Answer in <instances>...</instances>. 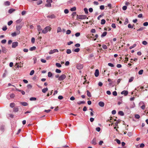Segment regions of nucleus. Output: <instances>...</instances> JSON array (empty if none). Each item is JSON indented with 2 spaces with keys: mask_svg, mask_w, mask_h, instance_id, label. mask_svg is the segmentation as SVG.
<instances>
[{
  "mask_svg": "<svg viewBox=\"0 0 148 148\" xmlns=\"http://www.w3.org/2000/svg\"><path fill=\"white\" fill-rule=\"evenodd\" d=\"M128 23V20L127 18L125 19V22H124V24L126 25Z\"/></svg>",
  "mask_w": 148,
  "mask_h": 148,
  "instance_id": "ea45409f",
  "label": "nucleus"
},
{
  "mask_svg": "<svg viewBox=\"0 0 148 148\" xmlns=\"http://www.w3.org/2000/svg\"><path fill=\"white\" fill-rule=\"evenodd\" d=\"M4 4L5 5L8 6L10 4V3L9 1H7L5 2Z\"/></svg>",
  "mask_w": 148,
  "mask_h": 148,
  "instance_id": "393cba45",
  "label": "nucleus"
},
{
  "mask_svg": "<svg viewBox=\"0 0 148 148\" xmlns=\"http://www.w3.org/2000/svg\"><path fill=\"white\" fill-rule=\"evenodd\" d=\"M35 38L34 37H32V38L31 41L32 42V43H34L35 42Z\"/></svg>",
  "mask_w": 148,
  "mask_h": 148,
  "instance_id": "6e6d98bb",
  "label": "nucleus"
},
{
  "mask_svg": "<svg viewBox=\"0 0 148 148\" xmlns=\"http://www.w3.org/2000/svg\"><path fill=\"white\" fill-rule=\"evenodd\" d=\"M58 98L59 99L61 100L62 99L63 97L62 96L60 95L58 97Z\"/></svg>",
  "mask_w": 148,
  "mask_h": 148,
  "instance_id": "338daca9",
  "label": "nucleus"
},
{
  "mask_svg": "<svg viewBox=\"0 0 148 148\" xmlns=\"http://www.w3.org/2000/svg\"><path fill=\"white\" fill-rule=\"evenodd\" d=\"M21 62L20 63H16L15 64V66H16L17 68L22 67V66L21 65Z\"/></svg>",
  "mask_w": 148,
  "mask_h": 148,
  "instance_id": "f3484780",
  "label": "nucleus"
},
{
  "mask_svg": "<svg viewBox=\"0 0 148 148\" xmlns=\"http://www.w3.org/2000/svg\"><path fill=\"white\" fill-rule=\"evenodd\" d=\"M18 110V108L14 107L13 109V111L15 112H17Z\"/></svg>",
  "mask_w": 148,
  "mask_h": 148,
  "instance_id": "4be33fe9",
  "label": "nucleus"
},
{
  "mask_svg": "<svg viewBox=\"0 0 148 148\" xmlns=\"http://www.w3.org/2000/svg\"><path fill=\"white\" fill-rule=\"evenodd\" d=\"M119 114L121 116H123L124 115V113L122 111H119L118 112Z\"/></svg>",
  "mask_w": 148,
  "mask_h": 148,
  "instance_id": "aec40b11",
  "label": "nucleus"
},
{
  "mask_svg": "<svg viewBox=\"0 0 148 148\" xmlns=\"http://www.w3.org/2000/svg\"><path fill=\"white\" fill-rule=\"evenodd\" d=\"M80 46V44L79 43H77L75 45V46L76 47H79Z\"/></svg>",
  "mask_w": 148,
  "mask_h": 148,
  "instance_id": "0e129e2a",
  "label": "nucleus"
},
{
  "mask_svg": "<svg viewBox=\"0 0 148 148\" xmlns=\"http://www.w3.org/2000/svg\"><path fill=\"white\" fill-rule=\"evenodd\" d=\"M102 47L103 48L105 49H106L107 48V46L106 45H103L102 46Z\"/></svg>",
  "mask_w": 148,
  "mask_h": 148,
  "instance_id": "de8ad7c7",
  "label": "nucleus"
},
{
  "mask_svg": "<svg viewBox=\"0 0 148 148\" xmlns=\"http://www.w3.org/2000/svg\"><path fill=\"white\" fill-rule=\"evenodd\" d=\"M64 12L65 14H68L69 12V11L68 9H66L64 10Z\"/></svg>",
  "mask_w": 148,
  "mask_h": 148,
  "instance_id": "603ef678",
  "label": "nucleus"
},
{
  "mask_svg": "<svg viewBox=\"0 0 148 148\" xmlns=\"http://www.w3.org/2000/svg\"><path fill=\"white\" fill-rule=\"evenodd\" d=\"M143 25L144 26H147L148 25V22H145L143 23Z\"/></svg>",
  "mask_w": 148,
  "mask_h": 148,
  "instance_id": "774afa93",
  "label": "nucleus"
},
{
  "mask_svg": "<svg viewBox=\"0 0 148 148\" xmlns=\"http://www.w3.org/2000/svg\"><path fill=\"white\" fill-rule=\"evenodd\" d=\"M17 34H18L17 32L16 33L15 32L12 33L11 34L12 36L13 37L16 36Z\"/></svg>",
  "mask_w": 148,
  "mask_h": 148,
  "instance_id": "c85d7f7f",
  "label": "nucleus"
},
{
  "mask_svg": "<svg viewBox=\"0 0 148 148\" xmlns=\"http://www.w3.org/2000/svg\"><path fill=\"white\" fill-rule=\"evenodd\" d=\"M99 70L98 69H96L95 73V75L96 77H97L99 76Z\"/></svg>",
  "mask_w": 148,
  "mask_h": 148,
  "instance_id": "1a4fd4ad",
  "label": "nucleus"
},
{
  "mask_svg": "<svg viewBox=\"0 0 148 148\" xmlns=\"http://www.w3.org/2000/svg\"><path fill=\"white\" fill-rule=\"evenodd\" d=\"M18 43L17 42H13L12 43V47L13 48H16L18 45Z\"/></svg>",
  "mask_w": 148,
  "mask_h": 148,
  "instance_id": "0eeeda50",
  "label": "nucleus"
},
{
  "mask_svg": "<svg viewBox=\"0 0 148 148\" xmlns=\"http://www.w3.org/2000/svg\"><path fill=\"white\" fill-rule=\"evenodd\" d=\"M106 23V21L104 19H103L101 20V25H103L105 24Z\"/></svg>",
  "mask_w": 148,
  "mask_h": 148,
  "instance_id": "bb28decb",
  "label": "nucleus"
},
{
  "mask_svg": "<svg viewBox=\"0 0 148 148\" xmlns=\"http://www.w3.org/2000/svg\"><path fill=\"white\" fill-rule=\"evenodd\" d=\"M36 98L34 97H32L30 98L29 100L31 101H36Z\"/></svg>",
  "mask_w": 148,
  "mask_h": 148,
  "instance_id": "5701e85b",
  "label": "nucleus"
},
{
  "mask_svg": "<svg viewBox=\"0 0 148 148\" xmlns=\"http://www.w3.org/2000/svg\"><path fill=\"white\" fill-rule=\"evenodd\" d=\"M62 30L61 28L60 27H58L57 30V33H59L61 32Z\"/></svg>",
  "mask_w": 148,
  "mask_h": 148,
  "instance_id": "cd10ccee",
  "label": "nucleus"
},
{
  "mask_svg": "<svg viewBox=\"0 0 148 148\" xmlns=\"http://www.w3.org/2000/svg\"><path fill=\"white\" fill-rule=\"evenodd\" d=\"M100 8L101 10H103L104 9V6L103 5H101L100 6Z\"/></svg>",
  "mask_w": 148,
  "mask_h": 148,
  "instance_id": "864d4df0",
  "label": "nucleus"
},
{
  "mask_svg": "<svg viewBox=\"0 0 148 148\" xmlns=\"http://www.w3.org/2000/svg\"><path fill=\"white\" fill-rule=\"evenodd\" d=\"M80 51V49L79 48H77L74 50V51L76 52H78Z\"/></svg>",
  "mask_w": 148,
  "mask_h": 148,
  "instance_id": "a19ab883",
  "label": "nucleus"
},
{
  "mask_svg": "<svg viewBox=\"0 0 148 148\" xmlns=\"http://www.w3.org/2000/svg\"><path fill=\"white\" fill-rule=\"evenodd\" d=\"M128 27L129 28H133V26H131L130 24H129L128 25Z\"/></svg>",
  "mask_w": 148,
  "mask_h": 148,
  "instance_id": "bf43d9fd",
  "label": "nucleus"
},
{
  "mask_svg": "<svg viewBox=\"0 0 148 148\" xmlns=\"http://www.w3.org/2000/svg\"><path fill=\"white\" fill-rule=\"evenodd\" d=\"M52 0H47V4L45 5V6L47 7H50L51 6V3L52 2Z\"/></svg>",
  "mask_w": 148,
  "mask_h": 148,
  "instance_id": "f03ea898",
  "label": "nucleus"
},
{
  "mask_svg": "<svg viewBox=\"0 0 148 148\" xmlns=\"http://www.w3.org/2000/svg\"><path fill=\"white\" fill-rule=\"evenodd\" d=\"M66 77V75L64 74H62L58 78V80L60 81H62Z\"/></svg>",
  "mask_w": 148,
  "mask_h": 148,
  "instance_id": "39448f33",
  "label": "nucleus"
},
{
  "mask_svg": "<svg viewBox=\"0 0 148 148\" xmlns=\"http://www.w3.org/2000/svg\"><path fill=\"white\" fill-rule=\"evenodd\" d=\"M34 73V70H32L29 73V75H33Z\"/></svg>",
  "mask_w": 148,
  "mask_h": 148,
  "instance_id": "c03bdc74",
  "label": "nucleus"
},
{
  "mask_svg": "<svg viewBox=\"0 0 148 148\" xmlns=\"http://www.w3.org/2000/svg\"><path fill=\"white\" fill-rule=\"evenodd\" d=\"M122 95H124L125 96H127L128 94V92L126 90H123L122 91L121 93Z\"/></svg>",
  "mask_w": 148,
  "mask_h": 148,
  "instance_id": "9d476101",
  "label": "nucleus"
},
{
  "mask_svg": "<svg viewBox=\"0 0 148 148\" xmlns=\"http://www.w3.org/2000/svg\"><path fill=\"white\" fill-rule=\"evenodd\" d=\"M7 29V27L6 26H4V27H3L2 28V30H3L4 31H5V30H6Z\"/></svg>",
  "mask_w": 148,
  "mask_h": 148,
  "instance_id": "5fc2aeb1",
  "label": "nucleus"
},
{
  "mask_svg": "<svg viewBox=\"0 0 148 148\" xmlns=\"http://www.w3.org/2000/svg\"><path fill=\"white\" fill-rule=\"evenodd\" d=\"M143 70H140L138 72V74L139 75H141L143 73Z\"/></svg>",
  "mask_w": 148,
  "mask_h": 148,
  "instance_id": "a18cd8bd",
  "label": "nucleus"
},
{
  "mask_svg": "<svg viewBox=\"0 0 148 148\" xmlns=\"http://www.w3.org/2000/svg\"><path fill=\"white\" fill-rule=\"evenodd\" d=\"M16 10L13 8H11L8 11V12L10 13H12L13 12L15 11Z\"/></svg>",
  "mask_w": 148,
  "mask_h": 148,
  "instance_id": "2eb2a0df",
  "label": "nucleus"
},
{
  "mask_svg": "<svg viewBox=\"0 0 148 148\" xmlns=\"http://www.w3.org/2000/svg\"><path fill=\"white\" fill-rule=\"evenodd\" d=\"M134 79V77H131L129 79V82H132Z\"/></svg>",
  "mask_w": 148,
  "mask_h": 148,
  "instance_id": "c756f323",
  "label": "nucleus"
},
{
  "mask_svg": "<svg viewBox=\"0 0 148 148\" xmlns=\"http://www.w3.org/2000/svg\"><path fill=\"white\" fill-rule=\"evenodd\" d=\"M55 16L54 14H52L50 15L47 16V18H55Z\"/></svg>",
  "mask_w": 148,
  "mask_h": 148,
  "instance_id": "ddd939ff",
  "label": "nucleus"
},
{
  "mask_svg": "<svg viewBox=\"0 0 148 148\" xmlns=\"http://www.w3.org/2000/svg\"><path fill=\"white\" fill-rule=\"evenodd\" d=\"M77 18L79 19H84L86 18V16L85 15H77Z\"/></svg>",
  "mask_w": 148,
  "mask_h": 148,
  "instance_id": "7ed1b4c3",
  "label": "nucleus"
},
{
  "mask_svg": "<svg viewBox=\"0 0 148 148\" xmlns=\"http://www.w3.org/2000/svg\"><path fill=\"white\" fill-rule=\"evenodd\" d=\"M56 65L58 67H61L62 66L61 65L60 63H58L56 64Z\"/></svg>",
  "mask_w": 148,
  "mask_h": 148,
  "instance_id": "a878e982",
  "label": "nucleus"
},
{
  "mask_svg": "<svg viewBox=\"0 0 148 148\" xmlns=\"http://www.w3.org/2000/svg\"><path fill=\"white\" fill-rule=\"evenodd\" d=\"M6 40L5 39H3L1 41V42L3 44H5L6 42Z\"/></svg>",
  "mask_w": 148,
  "mask_h": 148,
  "instance_id": "4d7b16f0",
  "label": "nucleus"
},
{
  "mask_svg": "<svg viewBox=\"0 0 148 148\" xmlns=\"http://www.w3.org/2000/svg\"><path fill=\"white\" fill-rule=\"evenodd\" d=\"M142 43L143 45H146L147 44V42L146 41H143L142 42Z\"/></svg>",
  "mask_w": 148,
  "mask_h": 148,
  "instance_id": "8fccbe9b",
  "label": "nucleus"
},
{
  "mask_svg": "<svg viewBox=\"0 0 148 148\" xmlns=\"http://www.w3.org/2000/svg\"><path fill=\"white\" fill-rule=\"evenodd\" d=\"M135 117L137 119H139L140 118V116L138 114H136L135 115Z\"/></svg>",
  "mask_w": 148,
  "mask_h": 148,
  "instance_id": "79ce46f5",
  "label": "nucleus"
},
{
  "mask_svg": "<svg viewBox=\"0 0 148 148\" xmlns=\"http://www.w3.org/2000/svg\"><path fill=\"white\" fill-rule=\"evenodd\" d=\"M58 50L57 49H55L53 50H51L49 52V54H52L55 52H58Z\"/></svg>",
  "mask_w": 148,
  "mask_h": 148,
  "instance_id": "423d86ee",
  "label": "nucleus"
},
{
  "mask_svg": "<svg viewBox=\"0 0 148 148\" xmlns=\"http://www.w3.org/2000/svg\"><path fill=\"white\" fill-rule=\"evenodd\" d=\"M112 94L114 96H116L117 95V93L116 91H114L113 92Z\"/></svg>",
  "mask_w": 148,
  "mask_h": 148,
  "instance_id": "09e8293b",
  "label": "nucleus"
},
{
  "mask_svg": "<svg viewBox=\"0 0 148 148\" xmlns=\"http://www.w3.org/2000/svg\"><path fill=\"white\" fill-rule=\"evenodd\" d=\"M22 27V26L21 25H18L16 26V29L18 35L20 33V30L21 28Z\"/></svg>",
  "mask_w": 148,
  "mask_h": 148,
  "instance_id": "20e7f679",
  "label": "nucleus"
},
{
  "mask_svg": "<svg viewBox=\"0 0 148 148\" xmlns=\"http://www.w3.org/2000/svg\"><path fill=\"white\" fill-rule=\"evenodd\" d=\"M51 29V28L49 26H47L42 30V32L44 34H46L48 31H50Z\"/></svg>",
  "mask_w": 148,
  "mask_h": 148,
  "instance_id": "f257e3e1",
  "label": "nucleus"
},
{
  "mask_svg": "<svg viewBox=\"0 0 148 148\" xmlns=\"http://www.w3.org/2000/svg\"><path fill=\"white\" fill-rule=\"evenodd\" d=\"M71 33V31L69 29L67 30L66 32V34H69Z\"/></svg>",
  "mask_w": 148,
  "mask_h": 148,
  "instance_id": "3c124183",
  "label": "nucleus"
},
{
  "mask_svg": "<svg viewBox=\"0 0 148 148\" xmlns=\"http://www.w3.org/2000/svg\"><path fill=\"white\" fill-rule=\"evenodd\" d=\"M22 21V19H19L18 20H17L16 21V22L17 23H21V22Z\"/></svg>",
  "mask_w": 148,
  "mask_h": 148,
  "instance_id": "69168bd1",
  "label": "nucleus"
},
{
  "mask_svg": "<svg viewBox=\"0 0 148 148\" xmlns=\"http://www.w3.org/2000/svg\"><path fill=\"white\" fill-rule=\"evenodd\" d=\"M136 45L135 44H134L132 46H130V47L129 49H131L135 47L136 46Z\"/></svg>",
  "mask_w": 148,
  "mask_h": 148,
  "instance_id": "2f4dec72",
  "label": "nucleus"
},
{
  "mask_svg": "<svg viewBox=\"0 0 148 148\" xmlns=\"http://www.w3.org/2000/svg\"><path fill=\"white\" fill-rule=\"evenodd\" d=\"M52 76V73L50 72H49L48 73V77H51Z\"/></svg>",
  "mask_w": 148,
  "mask_h": 148,
  "instance_id": "37998d69",
  "label": "nucleus"
},
{
  "mask_svg": "<svg viewBox=\"0 0 148 148\" xmlns=\"http://www.w3.org/2000/svg\"><path fill=\"white\" fill-rule=\"evenodd\" d=\"M66 52L67 54H70L71 53V49H67L66 50Z\"/></svg>",
  "mask_w": 148,
  "mask_h": 148,
  "instance_id": "7c9ffc66",
  "label": "nucleus"
},
{
  "mask_svg": "<svg viewBox=\"0 0 148 148\" xmlns=\"http://www.w3.org/2000/svg\"><path fill=\"white\" fill-rule=\"evenodd\" d=\"M107 34V32H103V34L101 35V37L103 38V37L105 36Z\"/></svg>",
  "mask_w": 148,
  "mask_h": 148,
  "instance_id": "6ab92c4d",
  "label": "nucleus"
},
{
  "mask_svg": "<svg viewBox=\"0 0 148 148\" xmlns=\"http://www.w3.org/2000/svg\"><path fill=\"white\" fill-rule=\"evenodd\" d=\"M76 8L75 7H73V8H71L70 9V10L71 11H75L76 10Z\"/></svg>",
  "mask_w": 148,
  "mask_h": 148,
  "instance_id": "72a5a7b5",
  "label": "nucleus"
},
{
  "mask_svg": "<svg viewBox=\"0 0 148 148\" xmlns=\"http://www.w3.org/2000/svg\"><path fill=\"white\" fill-rule=\"evenodd\" d=\"M15 105V104L14 103H11L10 104V106L11 108L14 107Z\"/></svg>",
  "mask_w": 148,
  "mask_h": 148,
  "instance_id": "c9c22d12",
  "label": "nucleus"
},
{
  "mask_svg": "<svg viewBox=\"0 0 148 148\" xmlns=\"http://www.w3.org/2000/svg\"><path fill=\"white\" fill-rule=\"evenodd\" d=\"M1 51L2 52L5 53L7 52V49L4 47H2Z\"/></svg>",
  "mask_w": 148,
  "mask_h": 148,
  "instance_id": "f8f14e48",
  "label": "nucleus"
},
{
  "mask_svg": "<svg viewBox=\"0 0 148 148\" xmlns=\"http://www.w3.org/2000/svg\"><path fill=\"white\" fill-rule=\"evenodd\" d=\"M36 48L34 46V47H31L30 48L29 50H30L31 51H33L35 50L36 49Z\"/></svg>",
  "mask_w": 148,
  "mask_h": 148,
  "instance_id": "412c9836",
  "label": "nucleus"
},
{
  "mask_svg": "<svg viewBox=\"0 0 148 148\" xmlns=\"http://www.w3.org/2000/svg\"><path fill=\"white\" fill-rule=\"evenodd\" d=\"M96 130L97 132H99L101 130V129L99 127H97L96 128Z\"/></svg>",
  "mask_w": 148,
  "mask_h": 148,
  "instance_id": "052dcab7",
  "label": "nucleus"
},
{
  "mask_svg": "<svg viewBox=\"0 0 148 148\" xmlns=\"http://www.w3.org/2000/svg\"><path fill=\"white\" fill-rule=\"evenodd\" d=\"M127 9V7L126 6H124L123 8L122 9L124 10H126Z\"/></svg>",
  "mask_w": 148,
  "mask_h": 148,
  "instance_id": "e2e57ef3",
  "label": "nucleus"
},
{
  "mask_svg": "<svg viewBox=\"0 0 148 148\" xmlns=\"http://www.w3.org/2000/svg\"><path fill=\"white\" fill-rule=\"evenodd\" d=\"M21 103L22 106H26L28 105V103L26 102H21Z\"/></svg>",
  "mask_w": 148,
  "mask_h": 148,
  "instance_id": "dca6fc26",
  "label": "nucleus"
},
{
  "mask_svg": "<svg viewBox=\"0 0 148 148\" xmlns=\"http://www.w3.org/2000/svg\"><path fill=\"white\" fill-rule=\"evenodd\" d=\"M56 72L57 73H60L61 72V71L60 69H56Z\"/></svg>",
  "mask_w": 148,
  "mask_h": 148,
  "instance_id": "473e14b6",
  "label": "nucleus"
},
{
  "mask_svg": "<svg viewBox=\"0 0 148 148\" xmlns=\"http://www.w3.org/2000/svg\"><path fill=\"white\" fill-rule=\"evenodd\" d=\"M107 6L108 7H109V8L110 9H112V8L111 4L110 3L108 4Z\"/></svg>",
  "mask_w": 148,
  "mask_h": 148,
  "instance_id": "13d9d810",
  "label": "nucleus"
},
{
  "mask_svg": "<svg viewBox=\"0 0 148 148\" xmlns=\"http://www.w3.org/2000/svg\"><path fill=\"white\" fill-rule=\"evenodd\" d=\"M85 103V102L84 101H80L77 103L78 105H80L81 104H84Z\"/></svg>",
  "mask_w": 148,
  "mask_h": 148,
  "instance_id": "f704fd0d",
  "label": "nucleus"
},
{
  "mask_svg": "<svg viewBox=\"0 0 148 148\" xmlns=\"http://www.w3.org/2000/svg\"><path fill=\"white\" fill-rule=\"evenodd\" d=\"M80 34L79 32L76 33L75 34V35L76 37H78L80 36Z\"/></svg>",
  "mask_w": 148,
  "mask_h": 148,
  "instance_id": "e433bc0d",
  "label": "nucleus"
},
{
  "mask_svg": "<svg viewBox=\"0 0 148 148\" xmlns=\"http://www.w3.org/2000/svg\"><path fill=\"white\" fill-rule=\"evenodd\" d=\"M108 65L109 66L111 67H114V65L113 64H112L111 63H108Z\"/></svg>",
  "mask_w": 148,
  "mask_h": 148,
  "instance_id": "58836bf2",
  "label": "nucleus"
},
{
  "mask_svg": "<svg viewBox=\"0 0 148 148\" xmlns=\"http://www.w3.org/2000/svg\"><path fill=\"white\" fill-rule=\"evenodd\" d=\"M84 10L86 14H87L88 13V9L87 8H84Z\"/></svg>",
  "mask_w": 148,
  "mask_h": 148,
  "instance_id": "49530a36",
  "label": "nucleus"
},
{
  "mask_svg": "<svg viewBox=\"0 0 148 148\" xmlns=\"http://www.w3.org/2000/svg\"><path fill=\"white\" fill-rule=\"evenodd\" d=\"M86 92L87 96L89 97H90L91 95L90 92L88 90H87Z\"/></svg>",
  "mask_w": 148,
  "mask_h": 148,
  "instance_id": "b1692460",
  "label": "nucleus"
},
{
  "mask_svg": "<svg viewBox=\"0 0 148 148\" xmlns=\"http://www.w3.org/2000/svg\"><path fill=\"white\" fill-rule=\"evenodd\" d=\"M83 66L82 64H78L77 66V68L78 69H81L83 68Z\"/></svg>",
  "mask_w": 148,
  "mask_h": 148,
  "instance_id": "6e6552de",
  "label": "nucleus"
},
{
  "mask_svg": "<svg viewBox=\"0 0 148 148\" xmlns=\"http://www.w3.org/2000/svg\"><path fill=\"white\" fill-rule=\"evenodd\" d=\"M13 23V21H9L8 23V25L10 26V25Z\"/></svg>",
  "mask_w": 148,
  "mask_h": 148,
  "instance_id": "4c0bfd02",
  "label": "nucleus"
},
{
  "mask_svg": "<svg viewBox=\"0 0 148 148\" xmlns=\"http://www.w3.org/2000/svg\"><path fill=\"white\" fill-rule=\"evenodd\" d=\"M91 143L94 145H96L97 144L96 139V138H93L91 141Z\"/></svg>",
  "mask_w": 148,
  "mask_h": 148,
  "instance_id": "9b49d317",
  "label": "nucleus"
},
{
  "mask_svg": "<svg viewBox=\"0 0 148 148\" xmlns=\"http://www.w3.org/2000/svg\"><path fill=\"white\" fill-rule=\"evenodd\" d=\"M116 142L118 144H120L121 141H120V140H119L118 139H116Z\"/></svg>",
  "mask_w": 148,
  "mask_h": 148,
  "instance_id": "680f3d73",
  "label": "nucleus"
},
{
  "mask_svg": "<svg viewBox=\"0 0 148 148\" xmlns=\"http://www.w3.org/2000/svg\"><path fill=\"white\" fill-rule=\"evenodd\" d=\"M99 105L100 106L103 107L104 106V103L103 102L100 101L99 103Z\"/></svg>",
  "mask_w": 148,
  "mask_h": 148,
  "instance_id": "4468645a",
  "label": "nucleus"
},
{
  "mask_svg": "<svg viewBox=\"0 0 148 148\" xmlns=\"http://www.w3.org/2000/svg\"><path fill=\"white\" fill-rule=\"evenodd\" d=\"M48 90V88H43L42 90V92L44 93H45Z\"/></svg>",
  "mask_w": 148,
  "mask_h": 148,
  "instance_id": "a211bd4d",
  "label": "nucleus"
}]
</instances>
